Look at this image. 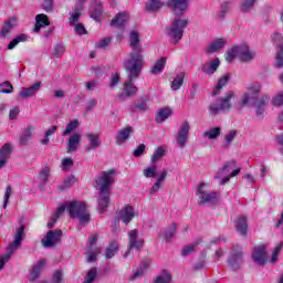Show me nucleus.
<instances>
[{"instance_id":"f257e3e1","label":"nucleus","mask_w":283,"mask_h":283,"mask_svg":"<svg viewBox=\"0 0 283 283\" xmlns=\"http://www.w3.org/2000/svg\"><path fill=\"white\" fill-rule=\"evenodd\" d=\"M260 85H256L255 88H249L247 93L243 94L241 101L239 102V109L242 107H255L256 116L259 118H264V112H266V106L271 97L263 95L260 98Z\"/></svg>"},{"instance_id":"f03ea898","label":"nucleus","mask_w":283,"mask_h":283,"mask_svg":"<svg viewBox=\"0 0 283 283\" xmlns=\"http://www.w3.org/2000/svg\"><path fill=\"white\" fill-rule=\"evenodd\" d=\"M114 174L115 170L103 171L99 177L95 179V184L99 190V199H98V211L99 213H105L107 207H109V191L112 189V185H114Z\"/></svg>"},{"instance_id":"7ed1b4c3","label":"nucleus","mask_w":283,"mask_h":283,"mask_svg":"<svg viewBox=\"0 0 283 283\" xmlns=\"http://www.w3.org/2000/svg\"><path fill=\"white\" fill-rule=\"evenodd\" d=\"M124 70L127 73V81L124 83L123 92L118 94L119 101H127V98H132V96L138 94V86L134 84V81L140 76L143 66L127 63L124 64Z\"/></svg>"},{"instance_id":"20e7f679","label":"nucleus","mask_w":283,"mask_h":283,"mask_svg":"<svg viewBox=\"0 0 283 283\" xmlns=\"http://www.w3.org/2000/svg\"><path fill=\"white\" fill-rule=\"evenodd\" d=\"M129 43L132 52L128 55V59L124 61V65L130 63V65H145V60L143 57V46L140 45V34L137 31H130Z\"/></svg>"},{"instance_id":"39448f33","label":"nucleus","mask_w":283,"mask_h":283,"mask_svg":"<svg viewBox=\"0 0 283 283\" xmlns=\"http://www.w3.org/2000/svg\"><path fill=\"white\" fill-rule=\"evenodd\" d=\"M71 218L77 219L80 224H87L90 222V211H87V203L85 201L73 200L63 205Z\"/></svg>"},{"instance_id":"423d86ee","label":"nucleus","mask_w":283,"mask_h":283,"mask_svg":"<svg viewBox=\"0 0 283 283\" xmlns=\"http://www.w3.org/2000/svg\"><path fill=\"white\" fill-rule=\"evenodd\" d=\"M258 56V53H255L254 50L249 48L247 44L235 45L231 50L227 51L226 54V61L228 63H231L234 59H239L241 63H250V61H253Z\"/></svg>"},{"instance_id":"0eeeda50","label":"nucleus","mask_w":283,"mask_h":283,"mask_svg":"<svg viewBox=\"0 0 283 283\" xmlns=\"http://www.w3.org/2000/svg\"><path fill=\"white\" fill-rule=\"evenodd\" d=\"M23 238H25V226H21L17 229L14 234V240L9 247L7 248V252L3 255H0V271H2L3 266L10 262L12 254L17 249L21 247V242H23Z\"/></svg>"},{"instance_id":"6e6552de","label":"nucleus","mask_w":283,"mask_h":283,"mask_svg":"<svg viewBox=\"0 0 283 283\" xmlns=\"http://www.w3.org/2000/svg\"><path fill=\"white\" fill-rule=\"evenodd\" d=\"M187 25H189V19L175 18L170 27L166 29V34L172 41L174 45L180 43Z\"/></svg>"},{"instance_id":"1a4fd4ad","label":"nucleus","mask_w":283,"mask_h":283,"mask_svg":"<svg viewBox=\"0 0 283 283\" xmlns=\"http://www.w3.org/2000/svg\"><path fill=\"white\" fill-rule=\"evenodd\" d=\"M235 96L233 91L228 92V94L219 101L211 102L208 106L209 116H218L222 112H229L231 109V99Z\"/></svg>"},{"instance_id":"9d476101","label":"nucleus","mask_w":283,"mask_h":283,"mask_svg":"<svg viewBox=\"0 0 283 283\" xmlns=\"http://www.w3.org/2000/svg\"><path fill=\"white\" fill-rule=\"evenodd\" d=\"M242 171L241 168L235 169V160L227 161L226 165L220 168L214 178L219 180V185H227L231 178H235L238 174Z\"/></svg>"},{"instance_id":"9b49d317","label":"nucleus","mask_w":283,"mask_h":283,"mask_svg":"<svg viewBox=\"0 0 283 283\" xmlns=\"http://www.w3.org/2000/svg\"><path fill=\"white\" fill-rule=\"evenodd\" d=\"M244 264V252L242 251L241 245H233L230 250V255L228 258V266L232 271H240Z\"/></svg>"},{"instance_id":"f8f14e48","label":"nucleus","mask_w":283,"mask_h":283,"mask_svg":"<svg viewBox=\"0 0 283 283\" xmlns=\"http://www.w3.org/2000/svg\"><path fill=\"white\" fill-rule=\"evenodd\" d=\"M197 196L199 197V205H209L211 202H217L220 195L212 191L209 192L207 184L202 182L197 187Z\"/></svg>"},{"instance_id":"ddd939ff","label":"nucleus","mask_w":283,"mask_h":283,"mask_svg":"<svg viewBox=\"0 0 283 283\" xmlns=\"http://www.w3.org/2000/svg\"><path fill=\"white\" fill-rule=\"evenodd\" d=\"M166 6L170 8L176 17H182L189 10V0H168Z\"/></svg>"},{"instance_id":"4468645a","label":"nucleus","mask_w":283,"mask_h":283,"mask_svg":"<svg viewBox=\"0 0 283 283\" xmlns=\"http://www.w3.org/2000/svg\"><path fill=\"white\" fill-rule=\"evenodd\" d=\"M62 237H63V231L50 230L46 233V235L42 239L41 243L45 249H51V247L59 244Z\"/></svg>"},{"instance_id":"2eb2a0df","label":"nucleus","mask_w":283,"mask_h":283,"mask_svg":"<svg viewBox=\"0 0 283 283\" xmlns=\"http://www.w3.org/2000/svg\"><path fill=\"white\" fill-rule=\"evenodd\" d=\"M191 126L189 122H184L179 128V132L176 136V143L180 149H184L185 145H187V140H189V130Z\"/></svg>"},{"instance_id":"dca6fc26","label":"nucleus","mask_w":283,"mask_h":283,"mask_svg":"<svg viewBox=\"0 0 283 283\" xmlns=\"http://www.w3.org/2000/svg\"><path fill=\"white\" fill-rule=\"evenodd\" d=\"M252 260L259 266H264L269 256L266 255V245H255L252 252Z\"/></svg>"},{"instance_id":"f3484780","label":"nucleus","mask_w":283,"mask_h":283,"mask_svg":"<svg viewBox=\"0 0 283 283\" xmlns=\"http://www.w3.org/2000/svg\"><path fill=\"white\" fill-rule=\"evenodd\" d=\"M96 242H98V234H93L88 238L87 262H96V258L101 254V248H93Z\"/></svg>"},{"instance_id":"a211bd4d","label":"nucleus","mask_w":283,"mask_h":283,"mask_svg":"<svg viewBox=\"0 0 283 283\" xmlns=\"http://www.w3.org/2000/svg\"><path fill=\"white\" fill-rule=\"evenodd\" d=\"M136 212H134V207L126 206L122 210H119L118 219L115 221V224L120 222V220L124 224H129V221L134 220Z\"/></svg>"},{"instance_id":"6ab92c4d","label":"nucleus","mask_w":283,"mask_h":283,"mask_svg":"<svg viewBox=\"0 0 283 283\" xmlns=\"http://www.w3.org/2000/svg\"><path fill=\"white\" fill-rule=\"evenodd\" d=\"M42 85L43 84L41 82H36L29 87H23L19 93L20 98L25 101V98H32V96H36V93L39 90H41Z\"/></svg>"},{"instance_id":"aec40b11","label":"nucleus","mask_w":283,"mask_h":283,"mask_svg":"<svg viewBox=\"0 0 283 283\" xmlns=\"http://www.w3.org/2000/svg\"><path fill=\"white\" fill-rule=\"evenodd\" d=\"M46 264L48 261L45 259H41L40 261H38L30 272L29 282H34V280H39V276L43 272V269H45Z\"/></svg>"},{"instance_id":"412c9836","label":"nucleus","mask_w":283,"mask_h":283,"mask_svg":"<svg viewBox=\"0 0 283 283\" xmlns=\"http://www.w3.org/2000/svg\"><path fill=\"white\" fill-rule=\"evenodd\" d=\"M128 237H129V249H136L137 251H140V249L145 244V241L138 238V230L129 231Z\"/></svg>"},{"instance_id":"4be33fe9","label":"nucleus","mask_w":283,"mask_h":283,"mask_svg":"<svg viewBox=\"0 0 283 283\" xmlns=\"http://www.w3.org/2000/svg\"><path fill=\"white\" fill-rule=\"evenodd\" d=\"M86 138L88 140V145L85 146V151H92V149H98V147H101V135L87 133Z\"/></svg>"},{"instance_id":"5701e85b","label":"nucleus","mask_w":283,"mask_h":283,"mask_svg":"<svg viewBox=\"0 0 283 283\" xmlns=\"http://www.w3.org/2000/svg\"><path fill=\"white\" fill-rule=\"evenodd\" d=\"M14 28H17V18L7 20L0 30V39H6Z\"/></svg>"},{"instance_id":"b1692460","label":"nucleus","mask_w":283,"mask_h":283,"mask_svg":"<svg viewBox=\"0 0 283 283\" xmlns=\"http://www.w3.org/2000/svg\"><path fill=\"white\" fill-rule=\"evenodd\" d=\"M224 45H227V40L217 39L206 48V54H214V52H220Z\"/></svg>"},{"instance_id":"393cba45","label":"nucleus","mask_w":283,"mask_h":283,"mask_svg":"<svg viewBox=\"0 0 283 283\" xmlns=\"http://www.w3.org/2000/svg\"><path fill=\"white\" fill-rule=\"evenodd\" d=\"M165 7L163 0H147L145 4L146 12H159Z\"/></svg>"},{"instance_id":"a878e982","label":"nucleus","mask_w":283,"mask_h":283,"mask_svg":"<svg viewBox=\"0 0 283 283\" xmlns=\"http://www.w3.org/2000/svg\"><path fill=\"white\" fill-rule=\"evenodd\" d=\"M133 133L134 128L132 126L120 129L118 135L115 137L116 144L123 145V143H125V140H127Z\"/></svg>"},{"instance_id":"bb28decb","label":"nucleus","mask_w":283,"mask_h":283,"mask_svg":"<svg viewBox=\"0 0 283 283\" xmlns=\"http://www.w3.org/2000/svg\"><path fill=\"white\" fill-rule=\"evenodd\" d=\"M78 145H81V134L74 133L70 138L66 146L69 153H74L78 149Z\"/></svg>"},{"instance_id":"cd10ccee","label":"nucleus","mask_w":283,"mask_h":283,"mask_svg":"<svg viewBox=\"0 0 283 283\" xmlns=\"http://www.w3.org/2000/svg\"><path fill=\"white\" fill-rule=\"evenodd\" d=\"M129 21V13L122 12L118 13L112 21L111 25H114L115 28H123Z\"/></svg>"},{"instance_id":"c85d7f7f","label":"nucleus","mask_w":283,"mask_h":283,"mask_svg":"<svg viewBox=\"0 0 283 283\" xmlns=\"http://www.w3.org/2000/svg\"><path fill=\"white\" fill-rule=\"evenodd\" d=\"M51 172H52V170L48 166H44L43 168H41L40 174H39V178H40L39 188L40 189H43L45 187V185L48 184V180H50Z\"/></svg>"},{"instance_id":"c756f323","label":"nucleus","mask_w":283,"mask_h":283,"mask_svg":"<svg viewBox=\"0 0 283 283\" xmlns=\"http://www.w3.org/2000/svg\"><path fill=\"white\" fill-rule=\"evenodd\" d=\"M32 132H34V127L32 126H27L24 128L23 134L19 137L20 145L25 146L32 140Z\"/></svg>"},{"instance_id":"7c9ffc66","label":"nucleus","mask_w":283,"mask_h":283,"mask_svg":"<svg viewBox=\"0 0 283 283\" xmlns=\"http://www.w3.org/2000/svg\"><path fill=\"white\" fill-rule=\"evenodd\" d=\"M90 15L92 17V19H95V21H98V19L103 17V3H93L90 9Z\"/></svg>"},{"instance_id":"2f4dec72","label":"nucleus","mask_w":283,"mask_h":283,"mask_svg":"<svg viewBox=\"0 0 283 283\" xmlns=\"http://www.w3.org/2000/svg\"><path fill=\"white\" fill-rule=\"evenodd\" d=\"M45 25H50V19L41 13L35 17V28L34 32H41L42 28H45Z\"/></svg>"},{"instance_id":"473e14b6","label":"nucleus","mask_w":283,"mask_h":283,"mask_svg":"<svg viewBox=\"0 0 283 283\" xmlns=\"http://www.w3.org/2000/svg\"><path fill=\"white\" fill-rule=\"evenodd\" d=\"M229 81H231L230 74L222 75L218 80L216 87L212 90V96H218V94H220V91L222 90V87H224V85H227V83H229Z\"/></svg>"},{"instance_id":"72a5a7b5","label":"nucleus","mask_w":283,"mask_h":283,"mask_svg":"<svg viewBox=\"0 0 283 283\" xmlns=\"http://www.w3.org/2000/svg\"><path fill=\"white\" fill-rule=\"evenodd\" d=\"M235 229L240 235H247V229H249V224L247 223V217H239L235 220Z\"/></svg>"},{"instance_id":"f704fd0d","label":"nucleus","mask_w":283,"mask_h":283,"mask_svg":"<svg viewBox=\"0 0 283 283\" xmlns=\"http://www.w3.org/2000/svg\"><path fill=\"white\" fill-rule=\"evenodd\" d=\"M218 67H220V60L214 59L209 64L203 65L201 70L205 74H214V72H218Z\"/></svg>"},{"instance_id":"c9c22d12","label":"nucleus","mask_w":283,"mask_h":283,"mask_svg":"<svg viewBox=\"0 0 283 283\" xmlns=\"http://www.w3.org/2000/svg\"><path fill=\"white\" fill-rule=\"evenodd\" d=\"M75 184L76 177H74V175H71L66 177L62 184L59 185L57 189L59 191H67V189H70V187H74Z\"/></svg>"},{"instance_id":"e433bc0d","label":"nucleus","mask_w":283,"mask_h":283,"mask_svg":"<svg viewBox=\"0 0 283 283\" xmlns=\"http://www.w3.org/2000/svg\"><path fill=\"white\" fill-rule=\"evenodd\" d=\"M169 116H171V108L169 107L161 108L157 112L155 120L156 123H165L167 118H169Z\"/></svg>"},{"instance_id":"4c0bfd02","label":"nucleus","mask_w":283,"mask_h":283,"mask_svg":"<svg viewBox=\"0 0 283 283\" xmlns=\"http://www.w3.org/2000/svg\"><path fill=\"white\" fill-rule=\"evenodd\" d=\"M147 269H149V262L147 261L142 262V264L139 265V269H137L130 276V280H138V277H143V275L147 273Z\"/></svg>"},{"instance_id":"58836bf2","label":"nucleus","mask_w":283,"mask_h":283,"mask_svg":"<svg viewBox=\"0 0 283 283\" xmlns=\"http://www.w3.org/2000/svg\"><path fill=\"white\" fill-rule=\"evenodd\" d=\"M184 83H185V72H181V73L177 74V76L174 78V81L170 84V87L174 92H176L180 87H182Z\"/></svg>"},{"instance_id":"ea45409f","label":"nucleus","mask_w":283,"mask_h":283,"mask_svg":"<svg viewBox=\"0 0 283 283\" xmlns=\"http://www.w3.org/2000/svg\"><path fill=\"white\" fill-rule=\"evenodd\" d=\"M165 65H167V57H161L157 60L155 65L151 67V74H160V72L165 70Z\"/></svg>"},{"instance_id":"a19ab883","label":"nucleus","mask_w":283,"mask_h":283,"mask_svg":"<svg viewBox=\"0 0 283 283\" xmlns=\"http://www.w3.org/2000/svg\"><path fill=\"white\" fill-rule=\"evenodd\" d=\"M222 132L221 127H213L203 133L205 138H209V140H216L220 137V133Z\"/></svg>"},{"instance_id":"79ce46f5","label":"nucleus","mask_w":283,"mask_h":283,"mask_svg":"<svg viewBox=\"0 0 283 283\" xmlns=\"http://www.w3.org/2000/svg\"><path fill=\"white\" fill-rule=\"evenodd\" d=\"M12 154V145L4 144L0 149V159L10 160V155Z\"/></svg>"},{"instance_id":"37998d69","label":"nucleus","mask_w":283,"mask_h":283,"mask_svg":"<svg viewBox=\"0 0 283 283\" xmlns=\"http://www.w3.org/2000/svg\"><path fill=\"white\" fill-rule=\"evenodd\" d=\"M28 41V35L20 34L8 44V50H14L20 43Z\"/></svg>"},{"instance_id":"c03bdc74","label":"nucleus","mask_w":283,"mask_h":283,"mask_svg":"<svg viewBox=\"0 0 283 283\" xmlns=\"http://www.w3.org/2000/svg\"><path fill=\"white\" fill-rule=\"evenodd\" d=\"M62 213H65V206H60L54 213V218L48 223V228L52 229L54 224H56V220L62 216Z\"/></svg>"},{"instance_id":"a18cd8bd","label":"nucleus","mask_w":283,"mask_h":283,"mask_svg":"<svg viewBox=\"0 0 283 283\" xmlns=\"http://www.w3.org/2000/svg\"><path fill=\"white\" fill-rule=\"evenodd\" d=\"M116 253H118V243L113 241L106 249V258L109 260L111 258H114Z\"/></svg>"},{"instance_id":"49530a36","label":"nucleus","mask_w":283,"mask_h":283,"mask_svg":"<svg viewBox=\"0 0 283 283\" xmlns=\"http://www.w3.org/2000/svg\"><path fill=\"white\" fill-rule=\"evenodd\" d=\"M256 1L258 0H244L240 6L241 12H251Z\"/></svg>"},{"instance_id":"de8ad7c7","label":"nucleus","mask_w":283,"mask_h":283,"mask_svg":"<svg viewBox=\"0 0 283 283\" xmlns=\"http://www.w3.org/2000/svg\"><path fill=\"white\" fill-rule=\"evenodd\" d=\"M77 127H78L77 119H73V120L69 122L65 130L62 133V136H70V134H72V132H74V129H76Z\"/></svg>"},{"instance_id":"09e8293b","label":"nucleus","mask_w":283,"mask_h":283,"mask_svg":"<svg viewBox=\"0 0 283 283\" xmlns=\"http://www.w3.org/2000/svg\"><path fill=\"white\" fill-rule=\"evenodd\" d=\"M177 229H178V227L176 226V223H172L170 226V228L168 230H166V232L164 234L166 242L171 241V239L176 237Z\"/></svg>"},{"instance_id":"8fccbe9b","label":"nucleus","mask_w":283,"mask_h":283,"mask_svg":"<svg viewBox=\"0 0 283 283\" xmlns=\"http://www.w3.org/2000/svg\"><path fill=\"white\" fill-rule=\"evenodd\" d=\"M154 283H171V274L169 272H164L156 276Z\"/></svg>"},{"instance_id":"3c124183","label":"nucleus","mask_w":283,"mask_h":283,"mask_svg":"<svg viewBox=\"0 0 283 283\" xmlns=\"http://www.w3.org/2000/svg\"><path fill=\"white\" fill-rule=\"evenodd\" d=\"M276 67H283V42L277 44Z\"/></svg>"},{"instance_id":"603ef678","label":"nucleus","mask_w":283,"mask_h":283,"mask_svg":"<svg viewBox=\"0 0 283 283\" xmlns=\"http://www.w3.org/2000/svg\"><path fill=\"white\" fill-rule=\"evenodd\" d=\"M166 151L165 147H158L151 156V163H158L165 156Z\"/></svg>"},{"instance_id":"864d4df0","label":"nucleus","mask_w":283,"mask_h":283,"mask_svg":"<svg viewBox=\"0 0 283 283\" xmlns=\"http://www.w3.org/2000/svg\"><path fill=\"white\" fill-rule=\"evenodd\" d=\"M14 88L12 87V83L3 82L0 84V94H12Z\"/></svg>"},{"instance_id":"5fc2aeb1","label":"nucleus","mask_w":283,"mask_h":283,"mask_svg":"<svg viewBox=\"0 0 283 283\" xmlns=\"http://www.w3.org/2000/svg\"><path fill=\"white\" fill-rule=\"evenodd\" d=\"M157 171H158V167L156 165H153L144 169V176L145 178H155Z\"/></svg>"},{"instance_id":"6e6d98bb","label":"nucleus","mask_w":283,"mask_h":283,"mask_svg":"<svg viewBox=\"0 0 283 283\" xmlns=\"http://www.w3.org/2000/svg\"><path fill=\"white\" fill-rule=\"evenodd\" d=\"M97 273L98 272H97L96 268L91 269L87 272L83 283H92V282H94V280H96Z\"/></svg>"},{"instance_id":"4d7b16f0","label":"nucleus","mask_w":283,"mask_h":283,"mask_svg":"<svg viewBox=\"0 0 283 283\" xmlns=\"http://www.w3.org/2000/svg\"><path fill=\"white\" fill-rule=\"evenodd\" d=\"M235 136H238L237 130H230L228 134H226V136H224V140H226L224 147H230L231 144L233 143V139L235 138Z\"/></svg>"},{"instance_id":"13d9d810","label":"nucleus","mask_w":283,"mask_h":283,"mask_svg":"<svg viewBox=\"0 0 283 283\" xmlns=\"http://www.w3.org/2000/svg\"><path fill=\"white\" fill-rule=\"evenodd\" d=\"M196 247H198V243H191L189 245H185L181 250V255L184 256L191 255V253L196 251Z\"/></svg>"},{"instance_id":"bf43d9fd","label":"nucleus","mask_w":283,"mask_h":283,"mask_svg":"<svg viewBox=\"0 0 283 283\" xmlns=\"http://www.w3.org/2000/svg\"><path fill=\"white\" fill-rule=\"evenodd\" d=\"M41 8L44 12H52L54 10V0H43Z\"/></svg>"},{"instance_id":"052dcab7","label":"nucleus","mask_w":283,"mask_h":283,"mask_svg":"<svg viewBox=\"0 0 283 283\" xmlns=\"http://www.w3.org/2000/svg\"><path fill=\"white\" fill-rule=\"evenodd\" d=\"M272 104L275 107H282L283 105V91L279 92L273 98H272Z\"/></svg>"},{"instance_id":"680f3d73","label":"nucleus","mask_w":283,"mask_h":283,"mask_svg":"<svg viewBox=\"0 0 283 283\" xmlns=\"http://www.w3.org/2000/svg\"><path fill=\"white\" fill-rule=\"evenodd\" d=\"M10 196H12V187L7 186L3 197V209H8V202H10Z\"/></svg>"},{"instance_id":"e2e57ef3","label":"nucleus","mask_w":283,"mask_h":283,"mask_svg":"<svg viewBox=\"0 0 283 283\" xmlns=\"http://www.w3.org/2000/svg\"><path fill=\"white\" fill-rule=\"evenodd\" d=\"M63 52H65V46H63L62 44H57V45L54 48L53 56H54L55 59H61V56H63Z\"/></svg>"},{"instance_id":"0e129e2a","label":"nucleus","mask_w":283,"mask_h":283,"mask_svg":"<svg viewBox=\"0 0 283 283\" xmlns=\"http://www.w3.org/2000/svg\"><path fill=\"white\" fill-rule=\"evenodd\" d=\"M74 166V161H72V158H65L62 161V170L63 171H70L72 167Z\"/></svg>"},{"instance_id":"69168bd1","label":"nucleus","mask_w":283,"mask_h":283,"mask_svg":"<svg viewBox=\"0 0 283 283\" xmlns=\"http://www.w3.org/2000/svg\"><path fill=\"white\" fill-rule=\"evenodd\" d=\"M120 82V75L118 73L113 74L111 76V83H109V87L112 90H114V87H116V85H118V83Z\"/></svg>"},{"instance_id":"338daca9","label":"nucleus","mask_w":283,"mask_h":283,"mask_svg":"<svg viewBox=\"0 0 283 283\" xmlns=\"http://www.w3.org/2000/svg\"><path fill=\"white\" fill-rule=\"evenodd\" d=\"M78 19H81V12L74 11V13L70 18L71 25H76V23H78Z\"/></svg>"},{"instance_id":"774afa93","label":"nucleus","mask_w":283,"mask_h":283,"mask_svg":"<svg viewBox=\"0 0 283 283\" xmlns=\"http://www.w3.org/2000/svg\"><path fill=\"white\" fill-rule=\"evenodd\" d=\"M75 25V32L76 34H86L87 31L85 30V25H83V23H77V24H74Z\"/></svg>"}]
</instances>
